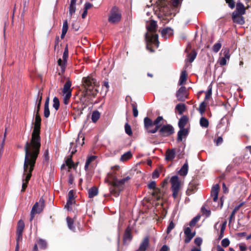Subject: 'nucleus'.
I'll list each match as a JSON object with an SVG mask.
<instances>
[{
    "instance_id": "nucleus-40",
    "label": "nucleus",
    "mask_w": 251,
    "mask_h": 251,
    "mask_svg": "<svg viewBox=\"0 0 251 251\" xmlns=\"http://www.w3.org/2000/svg\"><path fill=\"white\" fill-rule=\"evenodd\" d=\"M131 238L130 230L127 228L125 232L124 240V242L127 240H130Z\"/></svg>"
},
{
    "instance_id": "nucleus-33",
    "label": "nucleus",
    "mask_w": 251,
    "mask_h": 251,
    "mask_svg": "<svg viewBox=\"0 0 251 251\" xmlns=\"http://www.w3.org/2000/svg\"><path fill=\"white\" fill-rule=\"evenodd\" d=\"M132 156V153L130 151H128L122 155L121 157V160L122 161H126L130 158Z\"/></svg>"
},
{
    "instance_id": "nucleus-7",
    "label": "nucleus",
    "mask_w": 251,
    "mask_h": 251,
    "mask_svg": "<svg viewBox=\"0 0 251 251\" xmlns=\"http://www.w3.org/2000/svg\"><path fill=\"white\" fill-rule=\"evenodd\" d=\"M68 57V50L67 47H66L63 54V59L59 58L57 61L58 65L60 67L62 73L64 72L65 70Z\"/></svg>"
},
{
    "instance_id": "nucleus-56",
    "label": "nucleus",
    "mask_w": 251,
    "mask_h": 251,
    "mask_svg": "<svg viewBox=\"0 0 251 251\" xmlns=\"http://www.w3.org/2000/svg\"><path fill=\"white\" fill-rule=\"evenodd\" d=\"M201 212L203 214H206V217L210 216L211 212L209 210L206 209L205 207H202L201 209Z\"/></svg>"
},
{
    "instance_id": "nucleus-13",
    "label": "nucleus",
    "mask_w": 251,
    "mask_h": 251,
    "mask_svg": "<svg viewBox=\"0 0 251 251\" xmlns=\"http://www.w3.org/2000/svg\"><path fill=\"white\" fill-rule=\"evenodd\" d=\"M171 183V189H180V182L177 176H173L170 179Z\"/></svg>"
},
{
    "instance_id": "nucleus-38",
    "label": "nucleus",
    "mask_w": 251,
    "mask_h": 251,
    "mask_svg": "<svg viewBox=\"0 0 251 251\" xmlns=\"http://www.w3.org/2000/svg\"><path fill=\"white\" fill-rule=\"evenodd\" d=\"M196 56H197V53L195 51H193V52H192L191 53H190V54H189L188 55V56H187L188 61L190 63L192 62L194 60V59L196 58Z\"/></svg>"
},
{
    "instance_id": "nucleus-39",
    "label": "nucleus",
    "mask_w": 251,
    "mask_h": 251,
    "mask_svg": "<svg viewBox=\"0 0 251 251\" xmlns=\"http://www.w3.org/2000/svg\"><path fill=\"white\" fill-rule=\"evenodd\" d=\"M66 220L69 228L72 230H74L75 227L74 226L73 220L69 217H67Z\"/></svg>"
},
{
    "instance_id": "nucleus-60",
    "label": "nucleus",
    "mask_w": 251,
    "mask_h": 251,
    "mask_svg": "<svg viewBox=\"0 0 251 251\" xmlns=\"http://www.w3.org/2000/svg\"><path fill=\"white\" fill-rule=\"evenodd\" d=\"M226 2L228 3V6L231 8H233L235 6V4L233 0H226Z\"/></svg>"
},
{
    "instance_id": "nucleus-6",
    "label": "nucleus",
    "mask_w": 251,
    "mask_h": 251,
    "mask_svg": "<svg viewBox=\"0 0 251 251\" xmlns=\"http://www.w3.org/2000/svg\"><path fill=\"white\" fill-rule=\"evenodd\" d=\"M44 206V201L43 198H41L38 202H36L34 204L31 209L30 221L33 220L35 214H39L43 211Z\"/></svg>"
},
{
    "instance_id": "nucleus-37",
    "label": "nucleus",
    "mask_w": 251,
    "mask_h": 251,
    "mask_svg": "<svg viewBox=\"0 0 251 251\" xmlns=\"http://www.w3.org/2000/svg\"><path fill=\"white\" fill-rule=\"evenodd\" d=\"M96 158V156H91L89 157H88L86 161L84 168L85 170H87L88 169L89 166L90 164L95 160Z\"/></svg>"
},
{
    "instance_id": "nucleus-53",
    "label": "nucleus",
    "mask_w": 251,
    "mask_h": 251,
    "mask_svg": "<svg viewBox=\"0 0 251 251\" xmlns=\"http://www.w3.org/2000/svg\"><path fill=\"white\" fill-rule=\"evenodd\" d=\"M156 182L154 181H152L148 184V187L150 189H153V190L156 188Z\"/></svg>"
},
{
    "instance_id": "nucleus-57",
    "label": "nucleus",
    "mask_w": 251,
    "mask_h": 251,
    "mask_svg": "<svg viewBox=\"0 0 251 251\" xmlns=\"http://www.w3.org/2000/svg\"><path fill=\"white\" fill-rule=\"evenodd\" d=\"M75 203V200H68L65 207H67L68 209L69 210L71 206Z\"/></svg>"
},
{
    "instance_id": "nucleus-9",
    "label": "nucleus",
    "mask_w": 251,
    "mask_h": 251,
    "mask_svg": "<svg viewBox=\"0 0 251 251\" xmlns=\"http://www.w3.org/2000/svg\"><path fill=\"white\" fill-rule=\"evenodd\" d=\"M25 228V223L23 221L20 220L18 223L17 227V238L16 241L19 242L22 240L23 232Z\"/></svg>"
},
{
    "instance_id": "nucleus-30",
    "label": "nucleus",
    "mask_w": 251,
    "mask_h": 251,
    "mask_svg": "<svg viewBox=\"0 0 251 251\" xmlns=\"http://www.w3.org/2000/svg\"><path fill=\"white\" fill-rule=\"evenodd\" d=\"M186 109V106L184 103H179L176 106V109L179 115H181L184 112Z\"/></svg>"
},
{
    "instance_id": "nucleus-50",
    "label": "nucleus",
    "mask_w": 251,
    "mask_h": 251,
    "mask_svg": "<svg viewBox=\"0 0 251 251\" xmlns=\"http://www.w3.org/2000/svg\"><path fill=\"white\" fill-rule=\"evenodd\" d=\"M230 242L227 238H225L221 242L222 246L224 247H227L229 245Z\"/></svg>"
},
{
    "instance_id": "nucleus-12",
    "label": "nucleus",
    "mask_w": 251,
    "mask_h": 251,
    "mask_svg": "<svg viewBox=\"0 0 251 251\" xmlns=\"http://www.w3.org/2000/svg\"><path fill=\"white\" fill-rule=\"evenodd\" d=\"M184 233L185 235L184 239L185 243H189L195 235V232H192L190 228L189 227L184 228Z\"/></svg>"
},
{
    "instance_id": "nucleus-45",
    "label": "nucleus",
    "mask_w": 251,
    "mask_h": 251,
    "mask_svg": "<svg viewBox=\"0 0 251 251\" xmlns=\"http://www.w3.org/2000/svg\"><path fill=\"white\" fill-rule=\"evenodd\" d=\"M205 107L206 104L204 102H202L200 104L199 108V111L201 115H202L204 113L205 110Z\"/></svg>"
},
{
    "instance_id": "nucleus-59",
    "label": "nucleus",
    "mask_w": 251,
    "mask_h": 251,
    "mask_svg": "<svg viewBox=\"0 0 251 251\" xmlns=\"http://www.w3.org/2000/svg\"><path fill=\"white\" fill-rule=\"evenodd\" d=\"M218 63L221 66H224L226 64V58L222 57L219 58Z\"/></svg>"
},
{
    "instance_id": "nucleus-4",
    "label": "nucleus",
    "mask_w": 251,
    "mask_h": 251,
    "mask_svg": "<svg viewBox=\"0 0 251 251\" xmlns=\"http://www.w3.org/2000/svg\"><path fill=\"white\" fill-rule=\"evenodd\" d=\"M82 83L85 89L90 90V94L93 96H95L98 92V87L99 85L94 78L91 76L83 77Z\"/></svg>"
},
{
    "instance_id": "nucleus-62",
    "label": "nucleus",
    "mask_w": 251,
    "mask_h": 251,
    "mask_svg": "<svg viewBox=\"0 0 251 251\" xmlns=\"http://www.w3.org/2000/svg\"><path fill=\"white\" fill-rule=\"evenodd\" d=\"M211 94H212V90H211V88H210L206 92V95H205V100L209 99L210 98Z\"/></svg>"
},
{
    "instance_id": "nucleus-61",
    "label": "nucleus",
    "mask_w": 251,
    "mask_h": 251,
    "mask_svg": "<svg viewBox=\"0 0 251 251\" xmlns=\"http://www.w3.org/2000/svg\"><path fill=\"white\" fill-rule=\"evenodd\" d=\"M224 57H223V58H226V60L227 59H228V60L229 59L230 54H229V52L228 50H225L224 51Z\"/></svg>"
},
{
    "instance_id": "nucleus-49",
    "label": "nucleus",
    "mask_w": 251,
    "mask_h": 251,
    "mask_svg": "<svg viewBox=\"0 0 251 251\" xmlns=\"http://www.w3.org/2000/svg\"><path fill=\"white\" fill-rule=\"evenodd\" d=\"M171 190L173 192L172 196H173V198L174 199H176L178 197L180 189H171Z\"/></svg>"
},
{
    "instance_id": "nucleus-63",
    "label": "nucleus",
    "mask_w": 251,
    "mask_h": 251,
    "mask_svg": "<svg viewBox=\"0 0 251 251\" xmlns=\"http://www.w3.org/2000/svg\"><path fill=\"white\" fill-rule=\"evenodd\" d=\"M194 242L197 245L200 246L202 243V239L200 237L196 238L195 239Z\"/></svg>"
},
{
    "instance_id": "nucleus-34",
    "label": "nucleus",
    "mask_w": 251,
    "mask_h": 251,
    "mask_svg": "<svg viewBox=\"0 0 251 251\" xmlns=\"http://www.w3.org/2000/svg\"><path fill=\"white\" fill-rule=\"evenodd\" d=\"M63 102L67 105L69 103L70 99L72 96V93H63Z\"/></svg>"
},
{
    "instance_id": "nucleus-52",
    "label": "nucleus",
    "mask_w": 251,
    "mask_h": 251,
    "mask_svg": "<svg viewBox=\"0 0 251 251\" xmlns=\"http://www.w3.org/2000/svg\"><path fill=\"white\" fill-rule=\"evenodd\" d=\"M175 227V224L174 223H173V221H171L168 227H167V233L168 234L169 233L171 230Z\"/></svg>"
},
{
    "instance_id": "nucleus-26",
    "label": "nucleus",
    "mask_w": 251,
    "mask_h": 251,
    "mask_svg": "<svg viewBox=\"0 0 251 251\" xmlns=\"http://www.w3.org/2000/svg\"><path fill=\"white\" fill-rule=\"evenodd\" d=\"M236 10L239 14L243 15L245 13L244 5L241 2H238L236 4Z\"/></svg>"
},
{
    "instance_id": "nucleus-15",
    "label": "nucleus",
    "mask_w": 251,
    "mask_h": 251,
    "mask_svg": "<svg viewBox=\"0 0 251 251\" xmlns=\"http://www.w3.org/2000/svg\"><path fill=\"white\" fill-rule=\"evenodd\" d=\"M144 126L145 129L149 132L150 130H151V128L154 126L153 122L149 117H145L144 119Z\"/></svg>"
},
{
    "instance_id": "nucleus-17",
    "label": "nucleus",
    "mask_w": 251,
    "mask_h": 251,
    "mask_svg": "<svg viewBox=\"0 0 251 251\" xmlns=\"http://www.w3.org/2000/svg\"><path fill=\"white\" fill-rule=\"evenodd\" d=\"M188 134V130L186 128L180 129L177 133V141H181L183 138H185Z\"/></svg>"
},
{
    "instance_id": "nucleus-58",
    "label": "nucleus",
    "mask_w": 251,
    "mask_h": 251,
    "mask_svg": "<svg viewBox=\"0 0 251 251\" xmlns=\"http://www.w3.org/2000/svg\"><path fill=\"white\" fill-rule=\"evenodd\" d=\"M42 99V93H41L40 91H39L37 95V101L36 103H41Z\"/></svg>"
},
{
    "instance_id": "nucleus-18",
    "label": "nucleus",
    "mask_w": 251,
    "mask_h": 251,
    "mask_svg": "<svg viewBox=\"0 0 251 251\" xmlns=\"http://www.w3.org/2000/svg\"><path fill=\"white\" fill-rule=\"evenodd\" d=\"M76 151V150L75 149H73L71 151V155L68 157V158L66 160V165L68 166L69 169L71 168H75L76 166L74 164L73 162L72 161V155L75 153V152Z\"/></svg>"
},
{
    "instance_id": "nucleus-11",
    "label": "nucleus",
    "mask_w": 251,
    "mask_h": 251,
    "mask_svg": "<svg viewBox=\"0 0 251 251\" xmlns=\"http://www.w3.org/2000/svg\"><path fill=\"white\" fill-rule=\"evenodd\" d=\"M242 14H239L236 11L232 13V19L233 22L239 25H242L245 23V20Z\"/></svg>"
},
{
    "instance_id": "nucleus-48",
    "label": "nucleus",
    "mask_w": 251,
    "mask_h": 251,
    "mask_svg": "<svg viewBox=\"0 0 251 251\" xmlns=\"http://www.w3.org/2000/svg\"><path fill=\"white\" fill-rule=\"evenodd\" d=\"M75 5H73L70 4L69 6V14L70 16H72L73 14L75 13Z\"/></svg>"
},
{
    "instance_id": "nucleus-47",
    "label": "nucleus",
    "mask_w": 251,
    "mask_h": 251,
    "mask_svg": "<svg viewBox=\"0 0 251 251\" xmlns=\"http://www.w3.org/2000/svg\"><path fill=\"white\" fill-rule=\"evenodd\" d=\"M222 45L220 43H216L213 47V50L215 52H218L221 48Z\"/></svg>"
},
{
    "instance_id": "nucleus-20",
    "label": "nucleus",
    "mask_w": 251,
    "mask_h": 251,
    "mask_svg": "<svg viewBox=\"0 0 251 251\" xmlns=\"http://www.w3.org/2000/svg\"><path fill=\"white\" fill-rule=\"evenodd\" d=\"M49 101L50 98L49 97H48L45 101L44 111V116L46 118H48L50 114V112L49 110Z\"/></svg>"
},
{
    "instance_id": "nucleus-44",
    "label": "nucleus",
    "mask_w": 251,
    "mask_h": 251,
    "mask_svg": "<svg viewBox=\"0 0 251 251\" xmlns=\"http://www.w3.org/2000/svg\"><path fill=\"white\" fill-rule=\"evenodd\" d=\"M125 132L128 135L130 136L132 134V131L131 127L128 123H126L125 126Z\"/></svg>"
},
{
    "instance_id": "nucleus-21",
    "label": "nucleus",
    "mask_w": 251,
    "mask_h": 251,
    "mask_svg": "<svg viewBox=\"0 0 251 251\" xmlns=\"http://www.w3.org/2000/svg\"><path fill=\"white\" fill-rule=\"evenodd\" d=\"M152 195L156 200H159L162 197L163 193L160 189L156 188L152 192Z\"/></svg>"
},
{
    "instance_id": "nucleus-28",
    "label": "nucleus",
    "mask_w": 251,
    "mask_h": 251,
    "mask_svg": "<svg viewBox=\"0 0 251 251\" xmlns=\"http://www.w3.org/2000/svg\"><path fill=\"white\" fill-rule=\"evenodd\" d=\"M68 25L67 20L64 21L62 29V33L61 35V38L63 39L68 31Z\"/></svg>"
},
{
    "instance_id": "nucleus-64",
    "label": "nucleus",
    "mask_w": 251,
    "mask_h": 251,
    "mask_svg": "<svg viewBox=\"0 0 251 251\" xmlns=\"http://www.w3.org/2000/svg\"><path fill=\"white\" fill-rule=\"evenodd\" d=\"M73 200H74V194L73 190H70L68 193V199Z\"/></svg>"
},
{
    "instance_id": "nucleus-41",
    "label": "nucleus",
    "mask_w": 251,
    "mask_h": 251,
    "mask_svg": "<svg viewBox=\"0 0 251 251\" xmlns=\"http://www.w3.org/2000/svg\"><path fill=\"white\" fill-rule=\"evenodd\" d=\"M59 101L58 99L55 97L53 99V107L56 110H57L59 107Z\"/></svg>"
},
{
    "instance_id": "nucleus-14",
    "label": "nucleus",
    "mask_w": 251,
    "mask_h": 251,
    "mask_svg": "<svg viewBox=\"0 0 251 251\" xmlns=\"http://www.w3.org/2000/svg\"><path fill=\"white\" fill-rule=\"evenodd\" d=\"M163 117L162 116H158L153 122L154 128H152L151 130H149V132L151 133H156L159 129V127L161 126V122L163 121Z\"/></svg>"
},
{
    "instance_id": "nucleus-16",
    "label": "nucleus",
    "mask_w": 251,
    "mask_h": 251,
    "mask_svg": "<svg viewBox=\"0 0 251 251\" xmlns=\"http://www.w3.org/2000/svg\"><path fill=\"white\" fill-rule=\"evenodd\" d=\"M173 34V30L170 27H166L161 31V35L165 39L168 38Z\"/></svg>"
},
{
    "instance_id": "nucleus-32",
    "label": "nucleus",
    "mask_w": 251,
    "mask_h": 251,
    "mask_svg": "<svg viewBox=\"0 0 251 251\" xmlns=\"http://www.w3.org/2000/svg\"><path fill=\"white\" fill-rule=\"evenodd\" d=\"M200 124L201 126L206 128L208 126L209 122L206 118L201 117L200 120Z\"/></svg>"
},
{
    "instance_id": "nucleus-29",
    "label": "nucleus",
    "mask_w": 251,
    "mask_h": 251,
    "mask_svg": "<svg viewBox=\"0 0 251 251\" xmlns=\"http://www.w3.org/2000/svg\"><path fill=\"white\" fill-rule=\"evenodd\" d=\"M98 194V190L96 187H93L88 190V196L90 198H92Z\"/></svg>"
},
{
    "instance_id": "nucleus-19",
    "label": "nucleus",
    "mask_w": 251,
    "mask_h": 251,
    "mask_svg": "<svg viewBox=\"0 0 251 251\" xmlns=\"http://www.w3.org/2000/svg\"><path fill=\"white\" fill-rule=\"evenodd\" d=\"M176 156V152L174 149L168 150L166 152V160L167 161H172Z\"/></svg>"
},
{
    "instance_id": "nucleus-27",
    "label": "nucleus",
    "mask_w": 251,
    "mask_h": 251,
    "mask_svg": "<svg viewBox=\"0 0 251 251\" xmlns=\"http://www.w3.org/2000/svg\"><path fill=\"white\" fill-rule=\"evenodd\" d=\"M188 170V165L187 161L183 164L181 168L179 171V173L181 176H185L187 174Z\"/></svg>"
},
{
    "instance_id": "nucleus-24",
    "label": "nucleus",
    "mask_w": 251,
    "mask_h": 251,
    "mask_svg": "<svg viewBox=\"0 0 251 251\" xmlns=\"http://www.w3.org/2000/svg\"><path fill=\"white\" fill-rule=\"evenodd\" d=\"M188 121V118L186 116H182L179 120L178 122V126L180 129L184 128V126L186 125Z\"/></svg>"
},
{
    "instance_id": "nucleus-31",
    "label": "nucleus",
    "mask_w": 251,
    "mask_h": 251,
    "mask_svg": "<svg viewBox=\"0 0 251 251\" xmlns=\"http://www.w3.org/2000/svg\"><path fill=\"white\" fill-rule=\"evenodd\" d=\"M219 186L218 184L214 185L211 189V195L212 197L218 196Z\"/></svg>"
},
{
    "instance_id": "nucleus-46",
    "label": "nucleus",
    "mask_w": 251,
    "mask_h": 251,
    "mask_svg": "<svg viewBox=\"0 0 251 251\" xmlns=\"http://www.w3.org/2000/svg\"><path fill=\"white\" fill-rule=\"evenodd\" d=\"M38 244L40 248L42 249H45L47 247V242L44 240L39 239L38 241Z\"/></svg>"
},
{
    "instance_id": "nucleus-8",
    "label": "nucleus",
    "mask_w": 251,
    "mask_h": 251,
    "mask_svg": "<svg viewBox=\"0 0 251 251\" xmlns=\"http://www.w3.org/2000/svg\"><path fill=\"white\" fill-rule=\"evenodd\" d=\"M159 131L162 136L166 137L173 134L174 132V129L171 125H165L162 126Z\"/></svg>"
},
{
    "instance_id": "nucleus-1",
    "label": "nucleus",
    "mask_w": 251,
    "mask_h": 251,
    "mask_svg": "<svg viewBox=\"0 0 251 251\" xmlns=\"http://www.w3.org/2000/svg\"><path fill=\"white\" fill-rule=\"evenodd\" d=\"M41 118L38 113L35 116L34 127L31 139L26 142L24 147L25 157L24 164V174L22 192H24L31 176L36 159L41 147L40 126Z\"/></svg>"
},
{
    "instance_id": "nucleus-35",
    "label": "nucleus",
    "mask_w": 251,
    "mask_h": 251,
    "mask_svg": "<svg viewBox=\"0 0 251 251\" xmlns=\"http://www.w3.org/2000/svg\"><path fill=\"white\" fill-rule=\"evenodd\" d=\"M242 205H243V203H241L239 205L236 206L234 208V209L232 211V212L230 215V216L229 217V222H230L231 221L232 219L234 218L235 213L239 210L240 208L242 206Z\"/></svg>"
},
{
    "instance_id": "nucleus-55",
    "label": "nucleus",
    "mask_w": 251,
    "mask_h": 251,
    "mask_svg": "<svg viewBox=\"0 0 251 251\" xmlns=\"http://www.w3.org/2000/svg\"><path fill=\"white\" fill-rule=\"evenodd\" d=\"M50 159L49 153L48 150H46L44 154V160L48 162Z\"/></svg>"
},
{
    "instance_id": "nucleus-42",
    "label": "nucleus",
    "mask_w": 251,
    "mask_h": 251,
    "mask_svg": "<svg viewBox=\"0 0 251 251\" xmlns=\"http://www.w3.org/2000/svg\"><path fill=\"white\" fill-rule=\"evenodd\" d=\"M201 218V216L197 215L190 222L189 226H195L196 223L200 220Z\"/></svg>"
},
{
    "instance_id": "nucleus-43",
    "label": "nucleus",
    "mask_w": 251,
    "mask_h": 251,
    "mask_svg": "<svg viewBox=\"0 0 251 251\" xmlns=\"http://www.w3.org/2000/svg\"><path fill=\"white\" fill-rule=\"evenodd\" d=\"M87 95H92V94H90V90H87V89H85V91H84L82 92V98L81 99V100L86 101V100L85 99Z\"/></svg>"
},
{
    "instance_id": "nucleus-5",
    "label": "nucleus",
    "mask_w": 251,
    "mask_h": 251,
    "mask_svg": "<svg viewBox=\"0 0 251 251\" xmlns=\"http://www.w3.org/2000/svg\"><path fill=\"white\" fill-rule=\"evenodd\" d=\"M121 19V14L117 7H113L111 9L108 21L112 24H116L120 22Z\"/></svg>"
},
{
    "instance_id": "nucleus-3",
    "label": "nucleus",
    "mask_w": 251,
    "mask_h": 251,
    "mask_svg": "<svg viewBox=\"0 0 251 251\" xmlns=\"http://www.w3.org/2000/svg\"><path fill=\"white\" fill-rule=\"evenodd\" d=\"M157 26L156 22L153 20L150 21L146 26L147 29V32L145 34L146 47L147 50H149L151 52L153 51L151 47V44H154L157 48L159 45L158 36L156 34Z\"/></svg>"
},
{
    "instance_id": "nucleus-54",
    "label": "nucleus",
    "mask_w": 251,
    "mask_h": 251,
    "mask_svg": "<svg viewBox=\"0 0 251 251\" xmlns=\"http://www.w3.org/2000/svg\"><path fill=\"white\" fill-rule=\"evenodd\" d=\"M109 87V83L108 81H104L102 85V89L105 92H107L108 91V89Z\"/></svg>"
},
{
    "instance_id": "nucleus-22",
    "label": "nucleus",
    "mask_w": 251,
    "mask_h": 251,
    "mask_svg": "<svg viewBox=\"0 0 251 251\" xmlns=\"http://www.w3.org/2000/svg\"><path fill=\"white\" fill-rule=\"evenodd\" d=\"M149 240L148 237L145 238L142 242L140 244L139 250L141 251H145L149 246Z\"/></svg>"
},
{
    "instance_id": "nucleus-10",
    "label": "nucleus",
    "mask_w": 251,
    "mask_h": 251,
    "mask_svg": "<svg viewBox=\"0 0 251 251\" xmlns=\"http://www.w3.org/2000/svg\"><path fill=\"white\" fill-rule=\"evenodd\" d=\"M176 97L178 100L183 101L188 98L186 88L185 86H181L176 92Z\"/></svg>"
},
{
    "instance_id": "nucleus-23",
    "label": "nucleus",
    "mask_w": 251,
    "mask_h": 251,
    "mask_svg": "<svg viewBox=\"0 0 251 251\" xmlns=\"http://www.w3.org/2000/svg\"><path fill=\"white\" fill-rule=\"evenodd\" d=\"M72 85L71 81L70 80H68L65 83L63 90V93H71L72 90L71 89V87Z\"/></svg>"
},
{
    "instance_id": "nucleus-51",
    "label": "nucleus",
    "mask_w": 251,
    "mask_h": 251,
    "mask_svg": "<svg viewBox=\"0 0 251 251\" xmlns=\"http://www.w3.org/2000/svg\"><path fill=\"white\" fill-rule=\"evenodd\" d=\"M132 106L133 116L134 117H136L138 115V111L137 110V106L135 104H132Z\"/></svg>"
},
{
    "instance_id": "nucleus-25",
    "label": "nucleus",
    "mask_w": 251,
    "mask_h": 251,
    "mask_svg": "<svg viewBox=\"0 0 251 251\" xmlns=\"http://www.w3.org/2000/svg\"><path fill=\"white\" fill-rule=\"evenodd\" d=\"M187 75L186 73V71L185 70L182 71L181 72L179 80V85H182L184 83H185L187 80Z\"/></svg>"
},
{
    "instance_id": "nucleus-36",
    "label": "nucleus",
    "mask_w": 251,
    "mask_h": 251,
    "mask_svg": "<svg viewBox=\"0 0 251 251\" xmlns=\"http://www.w3.org/2000/svg\"><path fill=\"white\" fill-rule=\"evenodd\" d=\"M100 114L98 111H94L92 114V120L94 123H96L100 118Z\"/></svg>"
},
{
    "instance_id": "nucleus-2",
    "label": "nucleus",
    "mask_w": 251,
    "mask_h": 251,
    "mask_svg": "<svg viewBox=\"0 0 251 251\" xmlns=\"http://www.w3.org/2000/svg\"><path fill=\"white\" fill-rule=\"evenodd\" d=\"M119 167L115 166L111 167L112 172L108 174L109 178L112 180L110 182L112 186L110 188V192L112 195L117 197H118L121 191L123 189V186L130 179V177L126 176L121 179H118L114 174V172L118 170Z\"/></svg>"
}]
</instances>
